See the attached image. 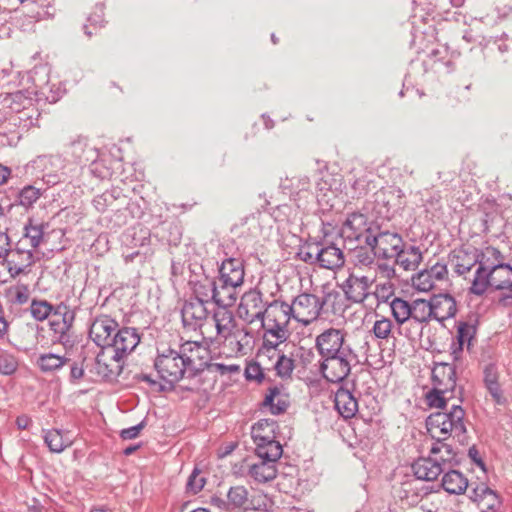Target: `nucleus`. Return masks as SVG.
Segmentation results:
<instances>
[{
    "mask_svg": "<svg viewBox=\"0 0 512 512\" xmlns=\"http://www.w3.org/2000/svg\"><path fill=\"white\" fill-rule=\"evenodd\" d=\"M341 359H350V360H356L358 359V356L356 352L353 350L350 344H347L345 346L339 345L337 351H333L327 356L320 358V360H341Z\"/></svg>",
    "mask_w": 512,
    "mask_h": 512,
    "instance_id": "864d4df0",
    "label": "nucleus"
},
{
    "mask_svg": "<svg viewBox=\"0 0 512 512\" xmlns=\"http://www.w3.org/2000/svg\"><path fill=\"white\" fill-rule=\"evenodd\" d=\"M281 186L284 189H290L291 194H298L300 192L308 191L310 187V179L307 176H297L286 179L282 182Z\"/></svg>",
    "mask_w": 512,
    "mask_h": 512,
    "instance_id": "de8ad7c7",
    "label": "nucleus"
},
{
    "mask_svg": "<svg viewBox=\"0 0 512 512\" xmlns=\"http://www.w3.org/2000/svg\"><path fill=\"white\" fill-rule=\"evenodd\" d=\"M84 375V369L82 366H79L76 362L71 365L70 368V380L71 382H76L80 380Z\"/></svg>",
    "mask_w": 512,
    "mask_h": 512,
    "instance_id": "338daca9",
    "label": "nucleus"
},
{
    "mask_svg": "<svg viewBox=\"0 0 512 512\" xmlns=\"http://www.w3.org/2000/svg\"><path fill=\"white\" fill-rule=\"evenodd\" d=\"M411 468L416 478L424 481H434L445 472V467L440 466L430 452L428 457H420L414 461Z\"/></svg>",
    "mask_w": 512,
    "mask_h": 512,
    "instance_id": "5701e85b",
    "label": "nucleus"
},
{
    "mask_svg": "<svg viewBox=\"0 0 512 512\" xmlns=\"http://www.w3.org/2000/svg\"><path fill=\"white\" fill-rule=\"evenodd\" d=\"M140 336L136 328L123 327L117 329L110 341V347L113 348V359L120 362L130 354L139 344Z\"/></svg>",
    "mask_w": 512,
    "mask_h": 512,
    "instance_id": "f8f14e48",
    "label": "nucleus"
},
{
    "mask_svg": "<svg viewBox=\"0 0 512 512\" xmlns=\"http://www.w3.org/2000/svg\"><path fill=\"white\" fill-rule=\"evenodd\" d=\"M154 368L159 377L170 383L171 387L188 375V371L177 349L167 348L158 355L154 361Z\"/></svg>",
    "mask_w": 512,
    "mask_h": 512,
    "instance_id": "39448f33",
    "label": "nucleus"
},
{
    "mask_svg": "<svg viewBox=\"0 0 512 512\" xmlns=\"http://www.w3.org/2000/svg\"><path fill=\"white\" fill-rule=\"evenodd\" d=\"M10 238L5 232L0 231V259L10 256L11 249L9 248Z\"/></svg>",
    "mask_w": 512,
    "mask_h": 512,
    "instance_id": "69168bd1",
    "label": "nucleus"
},
{
    "mask_svg": "<svg viewBox=\"0 0 512 512\" xmlns=\"http://www.w3.org/2000/svg\"><path fill=\"white\" fill-rule=\"evenodd\" d=\"M33 262L34 257L32 251L19 246H17L15 250H11L10 256H6L2 259V264L7 266L13 278L24 273L25 269L31 266Z\"/></svg>",
    "mask_w": 512,
    "mask_h": 512,
    "instance_id": "aec40b11",
    "label": "nucleus"
},
{
    "mask_svg": "<svg viewBox=\"0 0 512 512\" xmlns=\"http://www.w3.org/2000/svg\"><path fill=\"white\" fill-rule=\"evenodd\" d=\"M193 291L195 297L190 298V300H201L203 304L212 300V280H206L205 283L195 282Z\"/></svg>",
    "mask_w": 512,
    "mask_h": 512,
    "instance_id": "8fccbe9b",
    "label": "nucleus"
},
{
    "mask_svg": "<svg viewBox=\"0 0 512 512\" xmlns=\"http://www.w3.org/2000/svg\"><path fill=\"white\" fill-rule=\"evenodd\" d=\"M476 334V327L473 324L467 322H459L457 326V341L459 349L462 350L463 345L467 343L469 347Z\"/></svg>",
    "mask_w": 512,
    "mask_h": 512,
    "instance_id": "49530a36",
    "label": "nucleus"
},
{
    "mask_svg": "<svg viewBox=\"0 0 512 512\" xmlns=\"http://www.w3.org/2000/svg\"><path fill=\"white\" fill-rule=\"evenodd\" d=\"M48 227L47 223H36L32 218L24 226L23 238L18 242L19 247L25 248V242L29 241L30 249L32 252L40 246L44 238L45 229Z\"/></svg>",
    "mask_w": 512,
    "mask_h": 512,
    "instance_id": "c85d7f7f",
    "label": "nucleus"
},
{
    "mask_svg": "<svg viewBox=\"0 0 512 512\" xmlns=\"http://www.w3.org/2000/svg\"><path fill=\"white\" fill-rule=\"evenodd\" d=\"M454 390L434 386L425 395V401L430 408H437L443 411L447 408L450 400L454 398Z\"/></svg>",
    "mask_w": 512,
    "mask_h": 512,
    "instance_id": "f704fd0d",
    "label": "nucleus"
},
{
    "mask_svg": "<svg viewBox=\"0 0 512 512\" xmlns=\"http://www.w3.org/2000/svg\"><path fill=\"white\" fill-rule=\"evenodd\" d=\"M255 317L260 319L263 323V327L265 329L263 342L265 339L271 340V342H276L277 347L280 344L284 343L289 337V317L285 316L277 307H274V303L272 302L265 312H257Z\"/></svg>",
    "mask_w": 512,
    "mask_h": 512,
    "instance_id": "20e7f679",
    "label": "nucleus"
},
{
    "mask_svg": "<svg viewBox=\"0 0 512 512\" xmlns=\"http://www.w3.org/2000/svg\"><path fill=\"white\" fill-rule=\"evenodd\" d=\"M335 408L344 419H350L358 411V401L347 386H340L335 393Z\"/></svg>",
    "mask_w": 512,
    "mask_h": 512,
    "instance_id": "393cba45",
    "label": "nucleus"
},
{
    "mask_svg": "<svg viewBox=\"0 0 512 512\" xmlns=\"http://www.w3.org/2000/svg\"><path fill=\"white\" fill-rule=\"evenodd\" d=\"M392 322L387 318L376 320L373 325V333L378 339H387L392 330Z\"/></svg>",
    "mask_w": 512,
    "mask_h": 512,
    "instance_id": "4d7b16f0",
    "label": "nucleus"
},
{
    "mask_svg": "<svg viewBox=\"0 0 512 512\" xmlns=\"http://www.w3.org/2000/svg\"><path fill=\"white\" fill-rule=\"evenodd\" d=\"M74 321L75 311L67 304L61 302L55 306L51 314V319L49 320V325L54 332L55 338L60 343L65 344L69 341V331L73 327Z\"/></svg>",
    "mask_w": 512,
    "mask_h": 512,
    "instance_id": "9b49d317",
    "label": "nucleus"
},
{
    "mask_svg": "<svg viewBox=\"0 0 512 512\" xmlns=\"http://www.w3.org/2000/svg\"><path fill=\"white\" fill-rule=\"evenodd\" d=\"M138 379L144 382H147L150 386L158 385V391L163 392L166 390V387L162 384H159L156 380L152 379L149 374H140Z\"/></svg>",
    "mask_w": 512,
    "mask_h": 512,
    "instance_id": "774afa93",
    "label": "nucleus"
},
{
    "mask_svg": "<svg viewBox=\"0 0 512 512\" xmlns=\"http://www.w3.org/2000/svg\"><path fill=\"white\" fill-rule=\"evenodd\" d=\"M434 279L427 269L420 271L412 278L413 286L419 291H429L434 287Z\"/></svg>",
    "mask_w": 512,
    "mask_h": 512,
    "instance_id": "603ef678",
    "label": "nucleus"
},
{
    "mask_svg": "<svg viewBox=\"0 0 512 512\" xmlns=\"http://www.w3.org/2000/svg\"><path fill=\"white\" fill-rule=\"evenodd\" d=\"M70 360L53 353L41 354L37 359V365L45 373L54 372L62 368Z\"/></svg>",
    "mask_w": 512,
    "mask_h": 512,
    "instance_id": "ea45409f",
    "label": "nucleus"
},
{
    "mask_svg": "<svg viewBox=\"0 0 512 512\" xmlns=\"http://www.w3.org/2000/svg\"><path fill=\"white\" fill-rule=\"evenodd\" d=\"M430 303L433 319L438 322L454 317L457 312L456 301L450 294L433 295Z\"/></svg>",
    "mask_w": 512,
    "mask_h": 512,
    "instance_id": "b1692460",
    "label": "nucleus"
},
{
    "mask_svg": "<svg viewBox=\"0 0 512 512\" xmlns=\"http://www.w3.org/2000/svg\"><path fill=\"white\" fill-rule=\"evenodd\" d=\"M484 254L485 250H479L472 245H464L451 252L450 263L457 275L463 276L471 282L473 278L472 270H477L484 260Z\"/></svg>",
    "mask_w": 512,
    "mask_h": 512,
    "instance_id": "0eeeda50",
    "label": "nucleus"
},
{
    "mask_svg": "<svg viewBox=\"0 0 512 512\" xmlns=\"http://www.w3.org/2000/svg\"><path fill=\"white\" fill-rule=\"evenodd\" d=\"M392 314L399 325L411 321V303L402 299L394 298L390 303Z\"/></svg>",
    "mask_w": 512,
    "mask_h": 512,
    "instance_id": "a19ab883",
    "label": "nucleus"
},
{
    "mask_svg": "<svg viewBox=\"0 0 512 512\" xmlns=\"http://www.w3.org/2000/svg\"><path fill=\"white\" fill-rule=\"evenodd\" d=\"M277 424L271 419H261L252 426L251 435L256 444V448L263 447L264 450H270V446L281 445L275 440V428Z\"/></svg>",
    "mask_w": 512,
    "mask_h": 512,
    "instance_id": "6ab92c4d",
    "label": "nucleus"
},
{
    "mask_svg": "<svg viewBox=\"0 0 512 512\" xmlns=\"http://www.w3.org/2000/svg\"><path fill=\"white\" fill-rule=\"evenodd\" d=\"M206 483V479L200 475V471L198 469H194L187 481V491L192 494H197L200 492Z\"/></svg>",
    "mask_w": 512,
    "mask_h": 512,
    "instance_id": "6e6d98bb",
    "label": "nucleus"
},
{
    "mask_svg": "<svg viewBox=\"0 0 512 512\" xmlns=\"http://www.w3.org/2000/svg\"><path fill=\"white\" fill-rule=\"evenodd\" d=\"M319 266L324 269H338L345 263L343 250L333 242H317Z\"/></svg>",
    "mask_w": 512,
    "mask_h": 512,
    "instance_id": "a211bd4d",
    "label": "nucleus"
},
{
    "mask_svg": "<svg viewBox=\"0 0 512 512\" xmlns=\"http://www.w3.org/2000/svg\"><path fill=\"white\" fill-rule=\"evenodd\" d=\"M442 487L450 494H462L468 487L467 478L458 470L449 469L443 472Z\"/></svg>",
    "mask_w": 512,
    "mask_h": 512,
    "instance_id": "2f4dec72",
    "label": "nucleus"
},
{
    "mask_svg": "<svg viewBox=\"0 0 512 512\" xmlns=\"http://www.w3.org/2000/svg\"><path fill=\"white\" fill-rule=\"evenodd\" d=\"M318 252V244L313 243L306 246V248L302 249L299 253L301 259L310 264H318L319 265V256L317 255Z\"/></svg>",
    "mask_w": 512,
    "mask_h": 512,
    "instance_id": "13d9d810",
    "label": "nucleus"
},
{
    "mask_svg": "<svg viewBox=\"0 0 512 512\" xmlns=\"http://www.w3.org/2000/svg\"><path fill=\"white\" fill-rule=\"evenodd\" d=\"M448 437L449 436L441 437L437 434V437L434 438L436 441L432 443L429 450L440 466L445 467V470L450 469L459 463L457 453L453 447L450 444L445 443V440Z\"/></svg>",
    "mask_w": 512,
    "mask_h": 512,
    "instance_id": "4be33fe9",
    "label": "nucleus"
},
{
    "mask_svg": "<svg viewBox=\"0 0 512 512\" xmlns=\"http://www.w3.org/2000/svg\"><path fill=\"white\" fill-rule=\"evenodd\" d=\"M213 320L217 335L224 340L228 339L236 327V320L233 312L227 307H218L213 313Z\"/></svg>",
    "mask_w": 512,
    "mask_h": 512,
    "instance_id": "cd10ccee",
    "label": "nucleus"
},
{
    "mask_svg": "<svg viewBox=\"0 0 512 512\" xmlns=\"http://www.w3.org/2000/svg\"><path fill=\"white\" fill-rule=\"evenodd\" d=\"M219 276L217 280L222 282L234 284V285H243L244 283V264L243 260L240 258H227L222 261L221 265L218 268Z\"/></svg>",
    "mask_w": 512,
    "mask_h": 512,
    "instance_id": "412c9836",
    "label": "nucleus"
},
{
    "mask_svg": "<svg viewBox=\"0 0 512 512\" xmlns=\"http://www.w3.org/2000/svg\"><path fill=\"white\" fill-rule=\"evenodd\" d=\"M228 505L234 508H241L243 510L255 509L253 501L249 499V492L246 487L242 485L233 486L227 493Z\"/></svg>",
    "mask_w": 512,
    "mask_h": 512,
    "instance_id": "c9c22d12",
    "label": "nucleus"
},
{
    "mask_svg": "<svg viewBox=\"0 0 512 512\" xmlns=\"http://www.w3.org/2000/svg\"><path fill=\"white\" fill-rule=\"evenodd\" d=\"M369 187V180L365 177L356 179L352 184L353 197L360 198L367 194Z\"/></svg>",
    "mask_w": 512,
    "mask_h": 512,
    "instance_id": "680f3d73",
    "label": "nucleus"
},
{
    "mask_svg": "<svg viewBox=\"0 0 512 512\" xmlns=\"http://www.w3.org/2000/svg\"><path fill=\"white\" fill-rule=\"evenodd\" d=\"M411 321L416 324V329L420 332L423 324L433 319L430 300L416 299L411 302Z\"/></svg>",
    "mask_w": 512,
    "mask_h": 512,
    "instance_id": "72a5a7b5",
    "label": "nucleus"
},
{
    "mask_svg": "<svg viewBox=\"0 0 512 512\" xmlns=\"http://www.w3.org/2000/svg\"><path fill=\"white\" fill-rule=\"evenodd\" d=\"M112 363H107L103 355L98 354L94 360L93 367L90 373L94 374L98 380L111 381L119 376L122 366L120 362H116L111 357Z\"/></svg>",
    "mask_w": 512,
    "mask_h": 512,
    "instance_id": "c756f323",
    "label": "nucleus"
},
{
    "mask_svg": "<svg viewBox=\"0 0 512 512\" xmlns=\"http://www.w3.org/2000/svg\"><path fill=\"white\" fill-rule=\"evenodd\" d=\"M368 244L374 247L377 254V258L386 260L393 259L397 254V251L405 243L400 234L390 231L375 230L372 236H368Z\"/></svg>",
    "mask_w": 512,
    "mask_h": 512,
    "instance_id": "9d476101",
    "label": "nucleus"
},
{
    "mask_svg": "<svg viewBox=\"0 0 512 512\" xmlns=\"http://www.w3.org/2000/svg\"><path fill=\"white\" fill-rule=\"evenodd\" d=\"M393 260L404 270H415L422 261V253L419 247L404 243Z\"/></svg>",
    "mask_w": 512,
    "mask_h": 512,
    "instance_id": "bb28decb",
    "label": "nucleus"
},
{
    "mask_svg": "<svg viewBox=\"0 0 512 512\" xmlns=\"http://www.w3.org/2000/svg\"><path fill=\"white\" fill-rule=\"evenodd\" d=\"M504 256L494 247L485 249L484 260L473 271L470 293L481 296L489 287L496 290L512 288V266L503 262Z\"/></svg>",
    "mask_w": 512,
    "mask_h": 512,
    "instance_id": "f257e3e1",
    "label": "nucleus"
},
{
    "mask_svg": "<svg viewBox=\"0 0 512 512\" xmlns=\"http://www.w3.org/2000/svg\"><path fill=\"white\" fill-rule=\"evenodd\" d=\"M378 226L369 223L366 215L354 212L348 215L341 228V236L346 244H368V236H372Z\"/></svg>",
    "mask_w": 512,
    "mask_h": 512,
    "instance_id": "6e6552de",
    "label": "nucleus"
},
{
    "mask_svg": "<svg viewBox=\"0 0 512 512\" xmlns=\"http://www.w3.org/2000/svg\"><path fill=\"white\" fill-rule=\"evenodd\" d=\"M44 442L53 453H61L72 444V440L68 437V432H63L58 429L46 431Z\"/></svg>",
    "mask_w": 512,
    "mask_h": 512,
    "instance_id": "e433bc0d",
    "label": "nucleus"
},
{
    "mask_svg": "<svg viewBox=\"0 0 512 512\" xmlns=\"http://www.w3.org/2000/svg\"><path fill=\"white\" fill-rule=\"evenodd\" d=\"M364 243H357L356 246L347 244L351 254L352 262L355 266L370 267L377 257L374 247H371Z\"/></svg>",
    "mask_w": 512,
    "mask_h": 512,
    "instance_id": "473e14b6",
    "label": "nucleus"
},
{
    "mask_svg": "<svg viewBox=\"0 0 512 512\" xmlns=\"http://www.w3.org/2000/svg\"><path fill=\"white\" fill-rule=\"evenodd\" d=\"M270 369H274L276 371V375L281 379H289L295 369V363L292 358L282 353L281 355H278Z\"/></svg>",
    "mask_w": 512,
    "mask_h": 512,
    "instance_id": "37998d69",
    "label": "nucleus"
},
{
    "mask_svg": "<svg viewBox=\"0 0 512 512\" xmlns=\"http://www.w3.org/2000/svg\"><path fill=\"white\" fill-rule=\"evenodd\" d=\"M264 369H266L264 364L257 359L256 362L247 365L245 369V377L247 380H255L257 382H262L265 376Z\"/></svg>",
    "mask_w": 512,
    "mask_h": 512,
    "instance_id": "5fc2aeb1",
    "label": "nucleus"
},
{
    "mask_svg": "<svg viewBox=\"0 0 512 512\" xmlns=\"http://www.w3.org/2000/svg\"><path fill=\"white\" fill-rule=\"evenodd\" d=\"M119 324L117 321L107 315H102L94 319L89 329V337L100 347H110V341L113 338Z\"/></svg>",
    "mask_w": 512,
    "mask_h": 512,
    "instance_id": "ddd939ff",
    "label": "nucleus"
},
{
    "mask_svg": "<svg viewBox=\"0 0 512 512\" xmlns=\"http://www.w3.org/2000/svg\"><path fill=\"white\" fill-rule=\"evenodd\" d=\"M18 368L16 357L5 351H0V373L3 375H12Z\"/></svg>",
    "mask_w": 512,
    "mask_h": 512,
    "instance_id": "3c124183",
    "label": "nucleus"
},
{
    "mask_svg": "<svg viewBox=\"0 0 512 512\" xmlns=\"http://www.w3.org/2000/svg\"><path fill=\"white\" fill-rule=\"evenodd\" d=\"M182 323L186 329H201L208 317V310L201 300H187L181 310Z\"/></svg>",
    "mask_w": 512,
    "mask_h": 512,
    "instance_id": "2eb2a0df",
    "label": "nucleus"
},
{
    "mask_svg": "<svg viewBox=\"0 0 512 512\" xmlns=\"http://www.w3.org/2000/svg\"><path fill=\"white\" fill-rule=\"evenodd\" d=\"M41 196V191L34 186L28 185L18 193V202L26 208L31 207Z\"/></svg>",
    "mask_w": 512,
    "mask_h": 512,
    "instance_id": "09e8293b",
    "label": "nucleus"
},
{
    "mask_svg": "<svg viewBox=\"0 0 512 512\" xmlns=\"http://www.w3.org/2000/svg\"><path fill=\"white\" fill-rule=\"evenodd\" d=\"M182 361L188 371V377L193 378L203 372L208 362V349L205 348L201 342L198 341H185L177 349Z\"/></svg>",
    "mask_w": 512,
    "mask_h": 512,
    "instance_id": "1a4fd4ad",
    "label": "nucleus"
},
{
    "mask_svg": "<svg viewBox=\"0 0 512 512\" xmlns=\"http://www.w3.org/2000/svg\"><path fill=\"white\" fill-rule=\"evenodd\" d=\"M241 285L224 283L220 280H212V300L218 307L233 306L237 300V289Z\"/></svg>",
    "mask_w": 512,
    "mask_h": 512,
    "instance_id": "a878e982",
    "label": "nucleus"
},
{
    "mask_svg": "<svg viewBox=\"0 0 512 512\" xmlns=\"http://www.w3.org/2000/svg\"><path fill=\"white\" fill-rule=\"evenodd\" d=\"M206 369H209L211 371L219 372L220 374H226L228 372H236L239 370V367L236 365H230L227 366L222 363H208Z\"/></svg>",
    "mask_w": 512,
    "mask_h": 512,
    "instance_id": "0e129e2a",
    "label": "nucleus"
},
{
    "mask_svg": "<svg viewBox=\"0 0 512 512\" xmlns=\"http://www.w3.org/2000/svg\"><path fill=\"white\" fill-rule=\"evenodd\" d=\"M349 344L346 340V333L340 329L330 328L323 331L315 339V347L323 358L333 351H337L339 345Z\"/></svg>",
    "mask_w": 512,
    "mask_h": 512,
    "instance_id": "f3484780",
    "label": "nucleus"
},
{
    "mask_svg": "<svg viewBox=\"0 0 512 512\" xmlns=\"http://www.w3.org/2000/svg\"><path fill=\"white\" fill-rule=\"evenodd\" d=\"M373 280L365 275L351 273L342 284L346 298L354 303H362L369 296V288Z\"/></svg>",
    "mask_w": 512,
    "mask_h": 512,
    "instance_id": "dca6fc26",
    "label": "nucleus"
},
{
    "mask_svg": "<svg viewBox=\"0 0 512 512\" xmlns=\"http://www.w3.org/2000/svg\"><path fill=\"white\" fill-rule=\"evenodd\" d=\"M488 497H493V502L485 504L487 509H497L500 507L499 496L486 484H477L476 487L471 490L470 499L474 502H483Z\"/></svg>",
    "mask_w": 512,
    "mask_h": 512,
    "instance_id": "58836bf2",
    "label": "nucleus"
},
{
    "mask_svg": "<svg viewBox=\"0 0 512 512\" xmlns=\"http://www.w3.org/2000/svg\"><path fill=\"white\" fill-rule=\"evenodd\" d=\"M484 383L491 396L495 399H499L501 395L500 385L498 383V375L496 368L493 365H489L484 370Z\"/></svg>",
    "mask_w": 512,
    "mask_h": 512,
    "instance_id": "a18cd8bd",
    "label": "nucleus"
},
{
    "mask_svg": "<svg viewBox=\"0 0 512 512\" xmlns=\"http://www.w3.org/2000/svg\"><path fill=\"white\" fill-rule=\"evenodd\" d=\"M259 462L249 467L248 474L258 483L272 481L277 475L276 462L281 457L283 449L281 445H271L270 450L259 447L255 449Z\"/></svg>",
    "mask_w": 512,
    "mask_h": 512,
    "instance_id": "423d86ee",
    "label": "nucleus"
},
{
    "mask_svg": "<svg viewBox=\"0 0 512 512\" xmlns=\"http://www.w3.org/2000/svg\"><path fill=\"white\" fill-rule=\"evenodd\" d=\"M263 406L269 407L273 415H280L289 407V401L280 397V388L274 386L268 389V393L263 401Z\"/></svg>",
    "mask_w": 512,
    "mask_h": 512,
    "instance_id": "4c0bfd02",
    "label": "nucleus"
},
{
    "mask_svg": "<svg viewBox=\"0 0 512 512\" xmlns=\"http://www.w3.org/2000/svg\"><path fill=\"white\" fill-rule=\"evenodd\" d=\"M465 411L460 404H451L448 411H437L430 414L426 419V427L432 438L437 434L450 436L454 433L461 436L466 433L464 424Z\"/></svg>",
    "mask_w": 512,
    "mask_h": 512,
    "instance_id": "f03ea898",
    "label": "nucleus"
},
{
    "mask_svg": "<svg viewBox=\"0 0 512 512\" xmlns=\"http://www.w3.org/2000/svg\"><path fill=\"white\" fill-rule=\"evenodd\" d=\"M434 386L454 390L456 388V370L452 364L439 363L432 370Z\"/></svg>",
    "mask_w": 512,
    "mask_h": 512,
    "instance_id": "7c9ffc66",
    "label": "nucleus"
},
{
    "mask_svg": "<svg viewBox=\"0 0 512 512\" xmlns=\"http://www.w3.org/2000/svg\"><path fill=\"white\" fill-rule=\"evenodd\" d=\"M55 306L46 300L33 299L30 306V312L37 321H44L54 311Z\"/></svg>",
    "mask_w": 512,
    "mask_h": 512,
    "instance_id": "c03bdc74",
    "label": "nucleus"
},
{
    "mask_svg": "<svg viewBox=\"0 0 512 512\" xmlns=\"http://www.w3.org/2000/svg\"><path fill=\"white\" fill-rule=\"evenodd\" d=\"M145 426H146V421L143 420V421H141L139 424H137L135 426L123 429L120 432V437L123 440L134 439V438H136L140 434V432L145 428Z\"/></svg>",
    "mask_w": 512,
    "mask_h": 512,
    "instance_id": "e2e57ef3",
    "label": "nucleus"
},
{
    "mask_svg": "<svg viewBox=\"0 0 512 512\" xmlns=\"http://www.w3.org/2000/svg\"><path fill=\"white\" fill-rule=\"evenodd\" d=\"M431 277L436 281H443L447 279L448 270L445 263L436 262L431 265L428 269Z\"/></svg>",
    "mask_w": 512,
    "mask_h": 512,
    "instance_id": "052dcab7",
    "label": "nucleus"
},
{
    "mask_svg": "<svg viewBox=\"0 0 512 512\" xmlns=\"http://www.w3.org/2000/svg\"><path fill=\"white\" fill-rule=\"evenodd\" d=\"M357 362L358 359L319 360V372L328 382L341 383L349 376L352 365Z\"/></svg>",
    "mask_w": 512,
    "mask_h": 512,
    "instance_id": "4468645a",
    "label": "nucleus"
},
{
    "mask_svg": "<svg viewBox=\"0 0 512 512\" xmlns=\"http://www.w3.org/2000/svg\"><path fill=\"white\" fill-rule=\"evenodd\" d=\"M115 199L116 197L111 192L107 191L93 199V206L98 212H104Z\"/></svg>",
    "mask_w": 512,
    "mask_h": 512,
    "instance_id": "bf43d9fd",
    "label": "nucleus"
},
{
    "mask_svg": "<svg viewBox=\"0 0 512 512\" xmlns=\"http://www.w3.org/2000/svg\"><path fill=\"white\" fill-rule=\"evenodd\" d=\"M273 303L274 307L289 317V320L294 318L298 322L308 325L320 316L325 300H321L314 294L301 293L294 298L292 304L277 300Z\"/></svg>",
    "mask_w": 512,
    "mask_h": 512,
    "instance_id": "7ed1b4c3",
    "label": "nucleus"
},
{
    "mask_svg": "<svg viewBox=\"0 0 512 512\" xmlns=\"http://www.w3.org/2000/svg\"><path fill=\"white\" fill-rule=\"evenodd\" d=\"M278 350L277 343L271 342V340L265 339L262 346L258 349L257 359L264 364L266 369H270L273 359H277L278 355H281Z\"/></svg>",
    "mask_w": 512,
    "mask_h": 512,
    "instance_id": "79ce46f5",
    "label": "nucleus"
}]
</instances>
